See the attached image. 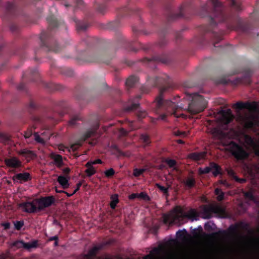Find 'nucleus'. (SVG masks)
Masks as SVG:
<instances>
[{"mask_svg":"<svg viewBox=\"0 0 259 259\" xmlns=\"http://www.w3.org/2000/svg\"><path fill=\"white\" fill-rule=\"evenodd\" d=\"M147 83L151 87L160 85L159 94L156 98L154 103L155 110L157 113L165 109L168 113H175L177 109H187L191 114H197L203 111L206 107L207 101L202 95L197 93L189 95V97L191 99V102L186 101L184 98L183 101L179 102L177 104L170 100H164V92L173 88L172 82L168 75L149 77L147 80Z\"/></svg>","mask_w":259,"mask_h":259,"instance_id":"nucleus-1","label":"nucleus"},{"mask_svg":"<svg viewBox=\"0 0 259 259\" xmlns=\"http://www.w3.org/2000/svg\"><path fill=\"white\" fill-rule=\"evenodd\" d=\"M202 10L209 16V24L202 25L200 29L203 33L211 32L210 42L217 47V44L222 40L224 34L223 30H218V22L226 21L228 18L225 8L220 0H209L208 4L203 6Z\"/></svg>","mask_w":259,"mask_h":259,"instance_id":"nucleus-2","label":"nucleus"},{"mask_svg":"<svg viewBox=\"0 0 259 259\" xmlns=\"http://www.w3.org/2000/svg\"><path fill=\"white\" fill-rule=\"evenodd\" d=\"M92 38L87 37L85 40H83L82 43L85 44L88 46L86 50L82 51L79 59L85 62H103L108 64L112 56L110 55L109 53L106 50H97L94 46L91 45Z\"/></svg>","mask_w":259,"mask_h":259,"instance_id":"nucleus-3","label":"nucleus"},{"mask_svg":"<svg viewBox=\"0 0 259 259\" xmlns=\"http://www.w3.org/2000/svg\"><path fill=\"white\" fill-rule=\"evenodd\" d=\"M199 215V212L195 208H190L187 212H185L183 208L179 207L176 208L172 213L164 214L163 218L164 223H169V224L176 223V224L181 225L186 222L187 219L192 221H197L198 220Z\"/></svg>","mask_w":259,"mask_h":259,"instance_id":"nucleus-4","label":"nucleus"},{"mask_svg":"<svg viewBox=\"0 0 259 259\" xmlns=\"http://www.w3.org/2000/svg\"><path fill=\"white\" fill-rule=\"evenodd\" d=\"M47 20L48 22L49 26L47 31L41 32L40 34L41 46L44 47L46 51H52V52L58 53L61 50L60 47L57 44H55L52 46L50 42V39L52 37V31L56 27H59L61 23H59L53 15L48 16Z\"/></svg>","mask_w":259,"mask_h":259,"instance_id":"nucleus-5","label":"nucleus"},{"mask_svg":"<svg viewBox=\"0 0 259 259\" xmlns=\"http://www.w3.org/2000/svg\"><path fill=\"white\" fill-rule=\"evenodd\" d=\"M56 201V198L53 195L41 196L33 201L24 202L20 204L25 212L28 213H35L37 211L44 210L47 207L51 206Z\"/></svg>","mask_w":259,"mask_h":259,"instance_id":"nucleus-6","label":"nucleus"},{"mask_svg":"<svg viewBox=\"0 0 259 259\" xmlns=\"http://www.w3.org/2000/svg\"><path fill=\"white\" fill-rule=\"evenodd\" d=\"M229 148L231 154L237 160H244L249 156V154L244 146L237 144L235 142H230Z\"/></svg>","mask_w":259,"mask_h":259,"instance_id":"nucleus-7","label":"nucleus"},{"mask_svg":"<svg viewBox=\"0 0 259 259\" xmlns=\"http://www.w3.org/2000/svg\"><path fill=\"white\" fill-rule=\"evenodd\" d=\"M213 213L224 215L226 214L225 208L218 205H205L201 208V214L203 219H210Z\"/></svg>","mask_w":259,"mask_h":259,"instance_id":"nucleus-8","label":"nucleus"},{"mask_svg":"<svg viewBox=\"0 0 259 259\" xmlns=\"http://www.w3.org/2000/svg\"><path fill=\"white\" fill-rule=\"evenodd\" d=\"M140 98H141V95H137L135 100H130L124 105V110L126 112H131V111L136 110L138 118H143L147 116V112L145 110H141L139 103L136 101V100H139Z\"/></svg>","mask_w":259,"mask_h":259,"instance_id":"nucleus-9","label":"nucleus"},{"mask_svg":"<svg viewBox=\"0 0 259 259\" xmlns=\"http://www.w3.org/2000/svg\"><path fill=\"white\" fill-rule=\"evenodd\" d=\"M4 163L6 165L7 167L10 169V171L12 172H15L16 169L21 168L23 166V163L17 156H13V155H9L4 159Z\"/></svg>","mask_w":259,"mask_h":259,"instance_id":"nucleus-10","label":"nucleus"},{"mask_svg":"<svg viewBox=\"0 0 259 259\" xmlns=\"http://www.w3.org/2000/svg\"><path fill=\"white\" fill-rule=\"evenodd\" d=\"M99 124H96L93 128H90L89 130H87V131L80 137V140L76 142L75 145H77L78 146H81L82 145V142L83 141H85V140H87L88 138H89V137H97V130L99 128ZM75 144H73V145L71 146V148L72 149H74L75 147Z\"/></svg>","mask_w":259,"mask_h":259,"instance_id":"nucleus-11","label":"nucleus"},{"mask_svg":"<svg viewBox=\"0 0 259 259\" xmlns=\"http://www.w3.org/2000/svg\"><path fill=\"white\" fill-rule=\"evenodd\" d=\"M169 60L168 56L162 54V55H155L152 58H144L143 61L151 65V64H155V63H168Z\"/></svg>","mask_w":259,"mask_h":259,"instance_id":"nucleus-12","label":"nucleus"},{"mask_svg":"<svg viewBox=\"0 0 259 259\" xmlns=\"http://www.w3.org/2000/svg\"><path fill=\"white\" fill-rule=\"evenodd\" d=\"M241 118L245 127L249 128V129L254 128L257 123L255 116L252 115V114H246L244 116H242Z\"/></svg>","mask_w":259,"mask_h":259,"instance_id":"nucleus-13","label":"nucleus"},{"mask_svg":"<svg viewBox=\"0 0 259 259\" xmlns=\"http://www.w3.org/2000/svg\"><path fill=\"white\" fill-rule=\"evenodd\" d=\"M32 177L28 172H18L12 178L14 182H18L19 183H25L32 179Z\"/></svg>","mask_w":259,"mask_h":259,"instance_id":"nucleus-14","label":"nucleus"},{"mask_svg":"<svg viewBox=\"0 0 259 259\" xmlns=\"http://www.w3.org/2000/svg\"><path fill=\"white\" fill-rule=\"evenodd\" d=\"M109 242H102V243H100V244H98V245H95L92 247V248L90 249L88 253L86 255L87 259H91L92 257L96 256L99 250L100 249H103L106 245H108Z\"/></svg>","mask_w":259,"mask_h":259,"instance_id":"nucleus-15","label":"nucleus"},{"mask_svg":"<svg viewBox=\"0 0 259 259\" xmlns=\"http://www.w3.org/2000/svg\"><path fill=\"white\" fill-rule=\"evenodd\" d=\"M38 244L37 241H33L32 242H25L24 241H16L13 242V246L17 248H25V249H30V248H36Z\"/></svg>","mask_w":259,"mask_h":259,"instance_id":"nucleus-16","label":"nucleus"},{"mask_svg":"<svg viewBox=\"0 0 259 259\" xmlns=\"http://www.w3.org/2000/svg\"><path fill=\"white\" fill-rule=\"evenodd\" d=\"M193 173V172H191V174L183 181L184 186L188 189H190V188H192V187H194L196 186V181Z\"/></svg>","mask_w":259,"mask_h":259,"instance_id":"nucleus-17","label":"nucleus"},{"mask_svg":"<svg viewBox=\"0 0 259 259\" xmlns=\"http://www.w3.org/2000/svg\"><path fill=\"white\" fill-rule=\"evenodd\" d=\"M18 153L19 154L24 156L28 162L32 160V159H34L37 157V155L34 151L29 150V149H26V148L18 151Z\"/></svg>","mask_w":259,"mask_h":259,"instance_id":"nucleus-18","label":"nucleus"},{"mask_svg":"<svg viewBox=\"0 0 259 259\" xmlns=\"http://www.w3.org/2000/svg\"><path fill=\"white\" fill-rule=\"evenodd\" d=\"M185 8V6L183 5V6H181L180 8V11L178 13H176V12H173L171 10H170L167 15V19L168 20H174V19H176V18H182V17H184V11Z\"/></svg>","mask_w":259,"mask_h":259,"instance_id":"nucleus-19","label":"nucleus"},{"mask_svg":"<svg viewBox=\"0 0 259 259\" xmlns=\"http://www.w3.org/2000/svg\"><path fill=\"white\" fill-rule=\"evenodd\" d=\"M23 78L28 77L32 80H36L37 78L39 77V73L37 68L34 69H30L27 72H25L23 75Z\"/></svg>","mask_w":259,"mask_h":259,"instance_id":"nucleus-20","label":"nucleus"},{"mask_svg":"<svg viewBox=\"0 0 259 259\" xmlns=\"http://www.w3.org/2000/svg\"><path fill=\"white\" fill-rule=\"evenodd\" d=\"M234 115H233L231 109H228L226 111L222 110V119L224 123L228 124L232 121Z\"/></svg>","mask_w":259,"mask_h":259,"instance_id":"nucleus-21","label":"nucleus"},{"mask_svg":"<svg viewBox=\"0 0 259 259\" xmlns=\"http://www.w3.org/2000/svg\"><path fill=\"white\" fill-rule=\"evenodd\" d=\"M118 43L120 46L124 47V48H132L134 41L133 40H128L124 36L121 35L118 39Z\"/></svg>","mask_w":259,"mask_h":259,"instance_id":"nucleus-22","label":"nucleus"},{"mask_svg":"<svg viewBox=\"0 0 259 259\" xmlns=\"http://www.w3.org/2000/svg\"><path fill=\"white\" fill-rule=\"evenodd\" d=\"M210 133L214 138H217V139H220V140H222L223 138L226 137L225 132L220 130V128H218V127L211 128V130H210Z\"/></svg>","mask_w":259,"mask_h":259,"instance_id":"nucleus-23","label":"nucleus"},{"mask_svg":"<svg viewBox=\"0 0 259 259\" xmlns=\"http://www.w3.org/2000/svg\"><path fill=\"white\" fill-rule=\"evenodd\" d=\"M76 23V27L77 31H85L89 26V23L85 20L83 21H78L76 19H74Z\"/></svg>","mask_w":259,"mask_h":259,"instance_id":"nucleus-24","label":"nucleus"},{"mask_svg":"<svg viewBox=\"0 0 259 259\" xmlns=\"http://www.w3.org/2000/svg\"><path fill=\"white\" fill-rule=\"evenodd\" d=\"M162 249V245H160L158 247H154L150 251V253L144 256L143 259H155V254H158Z\"/></svg>","mask_w":259,"mask_h":259,"instance_id":"nucleus-25","label":"nucleus"},{"mask_svg":"<svg viewBox=\"0 0 259 259\" xmlns=\"http://www.w3.org/2000/svg\"><path fill=\"white\" fill-rule=\"evenodd\" d=\"M51 158L54 159V164L58 167H61L63 165V157L61 155H59V154H51Z\"/></svg>","mask_w":259,"mask_h":259,"instance_id":"nucleus-26","label":"nucleus"},{"mask_svg":"<svg viewBox=\"0 0 259 259\" xmlns=\"http://www.w3.org/2000/svg\"><path fill=\"white\" fill-rule=\"evenodd\" d=\"M243 140L244 142L247 146L248 147H255L256 144L254 140H253V138L252 137L250 136V135H247V134H243Z\"/></svg>","mask_w":259,"mask_h":259,"instance_id":"nucleus-27","label":"nucleus"},{"mask_svg":"<svg viewBox=\"0 0 259 259\" xmlns=\"http://www.w3.org/2000/svg\"><path fill=\"white\" fill-rule=\"evenodd\" d=\"M252 106V104L249 102H245V103L244 102H237L233 105L234 108L238 109L239 110L243 108H251Z\"/></svg>","mask_w":259,"mask_h":259,"instance_id":"nucleus-28","label":"nucleus"},{"mask_svg":"<svg viewBox=\"0 0 259 259\" xmlns=\"http://www.w3.org/2000/svg\"><path fill=\"white\" fill-rule=\"evenodd\" d=\"M6 9L7 12L10 15H15L17 7L15 4L7 2L6 4Z\"/></svg>","mask_w":259,"mask_h":259,"instance_id":"nucleus-29","label":"nucleus"},{"mask_svg":"<svg viewBox=\"0 0 259 259\" xmlns=\"http://www.w3.org/2000/svg\"><path fill=\"white\" fill-rule=\"evenodd\" d=\"M206 155L205 152H193L189 154V157L194 160H201V159L204 158Z\"/></svg>","mask_w":259,"mask_h":259,"instance_id":"nucleus-30","label":"nucleus"},{"mask_svg":"<svg viewBox=\"0 0 259 259\" xmlns=\"http://www.w3.org/2000/svg\"><path fill=\"white\" fill-rule=\"evenodd\" d=\"M57 181L63 188H67L70 186L69 179H67L64 176H59Z\"/></svg>","mask_w":259,"mask_h":259,"instance_id":"nucleus-31","label":"nucleus"},{"mask_svg":"<svg viewBox=\"0 0 259 259\" xmlns=\"http://www.w3.org/2000/svg\"><path fill=\"white\" fill-rule=\"evenodd\" d=\"M210 165L211 166V170L212 169L213 175L215 177L218 176L219 174H221L222 168L220 165L218 164V163H216V162H213V161H212L210 162Z\"/></svg>","mask_w":259,"mask_h":259,"instance_id":"nucleus-32","label":"nucleus"},{"mask_svg":"<svg viewBox=\"0 0 259 259\" xmlns=\"http://www.w3.org/2000/svg\"><path fill=\"white\" fill-rule=\"evenodd\" d=\"M227 174H228L229 176H230V177H231V178H233V179H235V181L239 182V183H244V182L246 181V179H239V178H238L235 174V172H234V170H232V169H229L228 170Z\"/></svg>","mask_w":259,"mask_h":259,"instance_id":"nucleus-33","label":"nucleus"},{"mask_svg":"<svg viewBox=\"0 0 259 259\" xmlns=\"http://www.w3.org/2000/svg\"><path fill=\"white\" fill-rule=\"evenodd\" d=\"M58 70L62 74L65 75L66 76H72L74 74V72L72 69L70 68H67V67H62V68H59Z\"/></svg>","mask_w":259,"mask_h":259,"instance_id":"nucleus-34","label":"nucleus"},{"mask_svg":"<svg viewBox=\"0 0 259 259\" xmlns=\"http://www.w3.org/2000/svg\"><path fill=\"white\" fill-rule=\"evenodd\" d=\"M138 80V79L137 76H135V75H131L126 79L125 84L127 87L132 88V87H134Z\"/></svg>","mask_w":259,"mask_h":259,"instance_id":"nucleus-35","label":"nucleus"},{"mask_svg":"<svg viewBox=\"0 0 259 259\" xmlns=\"http://www.w3.org/2000/svg\"><path fill=\"white\" fill-rule=\"evenodd\" d=\"M239 225H232L230 226L228 229V232L230 235H238L239 234Z\"/></svg>","mask_w":259,"mask_h":259,"instance_id":"nucleus-36","label":"nucleus"},{"mask_svg":"<svg viewBox=\"0 0 259 259\" xmlns=\"http://www.w3.org/2000/svg\"><path fill=\"white\" fill-rule=\"evenodd\" d=\"M237 27L238 29H240V30L243 31V32H247L249 28V25L248 24H247V23H244L243 21L239 20V21H238Z\"/></svg>","mask_w":259,"mask_h":259,"instance_id":"nucleus-37","label":"nucleus"},{"mask_svg":"<svg viewBox=\"0 0 259 259\" xmlns=\"http://www.w3.org/2000/svg\"><path fill=\"white\" fill-rule=\"evenodd\" d=\"M214 194L217 195V199L218 201H223L225 198V193L222 191L220 188H216L214 190Z\"/></svg>","mask_w":259,"mask_h":259,"instance_id":"nucleus-38","label":"nucleus"},{"mask_svg":"<svg viewBox=\"0 0 259 259\" xmlns=\"http://www.w3.org/2000/svg\"><path fill=\"white\" fill-rule=\"evenodd\" d=\"M111 201L110 202V206L112 209H115L116 205L119 202L118 195V194H113L111 196Z\"/></svg>","mask_w":259,"mask_h":259,"instance_id":"nucleus-39","label":"nucleus"},{"mask_svg":"<svg viewBox=\"0 0 259 259\" xmlns=\"http://www.w3.org/2000/svg\"><path fill=\"white\" fill-rule=\"evenodd\" d=\"M37 104H36V102L34 101L33 99H30L29 102L27 105V108L30 112H32V111L37 109Z\"/></svg>","mask_w":259,"mask_h":259,"instance_id":"nucleus-40","label":"nucleus"},{"mask_svg":"<svg viewBox=\"0 0 259 259\" xmlns=\"http://www.w3.org/2000/svg\"><path fill=\"white\" fill-rule=\"evenodd\" d=\"M231 5L234 9L237 11L241 10V3L238 0H230Z\"/></svg>","mask_w":259,"mask_h":259,"instance_id":"nucleus-41","label":"nucleus"},{"mask_svg":"<svg viewBox=\"0 0 259 259\" xmlns=\"http://www.w3.org/2000/svg\"><path fill=\"white\" fill-rule=\"evenodd\" d=\"M188 235V233L186 229H183L182 230H178L176 233V236L180 239H185L186 236Z\"/></svg>","mask_w":259,"mask_h":259,"instance_id":"nucleus-42","label":"nucleus"},{"mask_svg":"<svg viewBox=\"0 0 259 259\" xmlns=\"http://www.w3.org/2000/svg\"><path fill=\"white\" fill-rule=\"evenodd\" d=\"M227 232L225 230H219L217 232H213L212 233H210V234H208V236L211 238H217L219 236H220L221 235H226Z\"/></svg>","mask_w":259,"mask_h":259,"instance_id":"nucleus-43","label":"nucleus"},{"mask_svg":"<svg viewBox=\"0 0 259 259\" xmlns=\"http://www.w3.org/2000/svg\"><path fill=\"white\" fill-rule=\"evenodd\" d=\"M10 140V137L8 134L0 132V141H1V142H3V143H8Z\"/></svg>","mask_w":259,"mask_h":259,"instance_id":"nucleus-44","label":"nucleus"},{"mask_svg":"<svg viewBox=\"0 0 259 259\" xmlns=\"http://www.w3.org/2000/svg\"><path fill=\"white\" fill-rule=\"evenodd\" d=\"M237 81L238 82H242V83H246V84H249L251 80L250 77L248 74L244 75L242 78H237Z\"/></svg>","mask_w":259,"mask_h":259,"instance_id":"nucleus-45","label":"nucleus"},{"mask_svg":"<svg viewBox=\"0 0 259 259\" xmlns=\"http://www.w3.org/2000/svg\"><path fill=\"white\" fill-rule=\"evenodd\" d=\"M107 6L105 2L104 3L99 4L97 6V9L100 13L104 14L106 10H107Z\"/></svg>","mask_w":259,"mask_h":259,"instance_id":"nucleus-46","label":"nucleus"},{"mask_svg":"<svg viewBox=\"0 0 259 259\" xmlns=\"http://www.w3.org/2000/svg\"><path fill=\"white\" fill-rule=\"evenodd\" d=\"M212 170V167L211 166V162L209 163V166H206L205 168H199L198 172L199 174H205V173H209Z\"/></svg>","mask_w":259,"mask_h":259,"instance_id":"nucleus-47","label":"nucleus"},{"mask_svg":"<svg viewBox=\"0 0 259 259\" xmlns=\"http://www.w3.org/2000/svg\"><path fill=\"white\" fill-rule=\"evenodd\" d=\"M85 172L87 174V176H88V177H91V176H92V175H94L95 173L97 172V171L96 169H95L93 165H91L90 167V168H88L85 170Z\"/></svg>","mask_w":259,"mask_h":259,"instance_id":"nucleus-48","label":"nucleus"},{"mask_svg":"<svg viewBox=\"0 0 259 259\" xmlns=\"http://www.w3.org/2000/svg\"><path fill=\"white\" fill-rule=\"evenodd\" d=\"M79 119H81V118L79 115L72 116L69 121V124L70 126H74L76 124L77 120H79Z\"/></svg>","mask_w":259,"mask_h":259,"instance_id":"nucleus-49","label":"nucleus"},{"mask_svg":"<svg viewBox=\"0 0 259 259\" xmlns=\"http://www.w3.org/2000/svg\"><path fill=\"white\" fill-rule=\"evenodd\" d=\"M140 139L145 145H149L150 143V140L148 135L142 134L140 136Z\"/></svg>","mask_w":259,"mask_h":259,"instance_id":"nucleus-50","label":"nucleus"},{"mask_svg":"<svg viewBox=\"0 0 259 259\" xmlns=\"http://www.w3.org/2000/svg\"><path fill=\"white\" fill-rule=\"evenodd\" d=\"M15 228L17 230H21L24 225V221H15L14 222Z\"/></svg>","mask_w":259,"mask_h":259,"instance_id":"nucleus-51","label":"nucleus"},{"mask_svg":"<svg viewBox=\"0 0 259 259\" xmlns=\"http://www.w3.org/2000/svg\"><path fill=\"white\" fill-rule=\"evenodd\" d=\"M138 198L142 199L143 200H145L146 201H149V200H150L148 194H147L146 193H144V192L138 193Z\"/></svg>","mask_w":259,"mask_h":259,"instance_id":"nucleus-52","label":"nucleus"},{"mask_svg":"<svg viewBox=\"0 0 259 259\" xmlns=\"http://www.w3.org/2000/svg\"><path fill=\"white\" fill-rule=\"evenodd\" d=\"M156 186L161 190L164 194H165V195H167L168 194V188H166V187L164 186H161L160 184H159V183L156 184Z\"/></svg>","mask_w":259,"mask_h":259,"instance_id":"nucleus-53","label":"nucleus"},{"mask_svg":"<svg viewBox=\"0 0 259 259\" xmlns=\"http://www.w3.org/2000/svg\"><path fill=\"white\" fill-rule=\"evenodd\" d=\"M165 162L170 167H173L177 164V161L175 159H170V158H166Z\"/></svg>","mask_w":259,"mask_h":259,"instance_id":"nucleus-54","label":"nucleus"},{"mask_svg":"<svg viewBox=\"0 0 259 259\" xmlns=\"http://www.w3.org/2000/svg\"><path fill=\"white\" fill-rule=\"evenodd\" d=\"M145 170V169H138V168H136L134 170L133 174L134 176L138 177V176H140L142 173L144 172Z\"/></svg>","mask_w":259,"mask_h":259,"instance_id":"nucleus-55","label":"nucleus"},{"mask_svg":"<svg viewBox=\"0 0 259 259\" xmlns=\"http://www.w3.org/2000/svg\"><path fill=\"white\" fill-rule=\"evenodd\" d=\"M115 173V171L113 168H110L105 172V176H107V177H111Z\"/></svg>","mask_w":259,"mask_h":259,"instance_id":"nucleus-56","label":"nucleus"},{"mask_svg":"<svg viewBox=\"0 0 259 259\" xmlns=\"http://www.w3.org/2000/svg\"><path fill=\"white\" fill-rule=\"evenodd\" d=\"M34 137L36 141L39 142V143H44L45 140H44L43 138H41V137L40 136V135H39V134H38V133H35Z\"/></svg>","mask_w":259,"mask_h":259,"instance_id":"nucleus-57","label":"nucleus"},{"mask_svg":"<svg viewBox=\"0 0 259 259\" xmlns=\"http://www.w3.org/2000/svg\"><path fill=\"white\" fill-rule=\"evenodd\" d=\"M244 195L246 198H248L250 200H254L255 199L253 193L252 192H246V193H244Z\"/></svg>","mask_w":259,"mask_h":259,"instance_id":"nucleus-58","label":"nucleus"},{"mask_svg":"<svg viewBox=\"0 0 259 259\" xmlns=\"http://www.w3.org/2000/svg\"><path fill=\"white\" fill-rule=\"evenodd\" d=\"M33 120L35 123H44V119L42 117H39V116H34L33 117Z\"/></svg>","mask_w":259,"mask_h":259,"instance_id":"nucleus-59","label":"nucleus"},{"mask_svg":"<svg viewBox=\"0 0 259 259\" xmlns=\"http://www.w3.org/2000/svg\"><path fill=\"white\" fill-rule=\"evenodd\" d=\"M1 225L4 227L5 230H8L11 227V224L9 222H4V223H2Z\"/></svg>","mask_w":259,"mask_h":259,"instance_id":"nucleus-60","label":"nucleus"},{"mask_svg":"<svg viewBox=\"0 0 259 259\" xmlns=\"http://www.w3.org/2000/svg\"><path fill=\"white\" fill-rule=\"evenodd\" d=\"M82 184V182H80H80H78V183H77L76 186V188L73 191V194L76 193V192H77V191H78V190H79V188H80V187H81Z\"/></svg>","mask_w":259,"mask_h":259,"instance_id":"nucleus-61","label":"nucleus"},{"mask_svg":"<svg viewBox=\"0 0 259 259\" xmlns=\"http://www.w3.org/2000/svg\"><path fill=\"white\" fill-rule=\"evenodd\" d=\"M166 42H167V40H166V38H161V39L159 41V46L160 47L164 46V45H165Z\"/></svg>","mask_w":259,"mask_h":259,"instance_id":"nucleus-62","label":"nucleus"},{"mask_svg":"<svg viewBox=\"0 0 259 259\" xmlns=\"http://www.w3.org/2000/svg\"><path fill=\"white\" fill-rule=\"evenodd\" d=\"M83 3V0H75V8H77V7H80L81 5H82Z\"/></svg>","mask_w":259,"mask_h":259,"instance_id":"nucleus-63","label":"nucleus"},{"mask_svg":"<svg viewBox=\"0 0 259 259\" xmlns=\"http://www.w3.org/2000/svg\"><path fill=\"white\" fill-rule=\"evenodd\" d=\"M139 45L144 51H148L151 48L150 46H144V45H142L140 42H139Z\"/></svg>","mask_w":259,"mask_h":259,"instance_id":"nucleus-64","label":"nucleus"}]
</instances>
